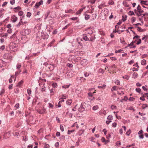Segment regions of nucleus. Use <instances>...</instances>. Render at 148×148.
Instances as JSON below:
<instances>
[{
    "label": "nucleus",
    "instance_id": "nucleus-35",
    "mask_svg": "<svg viewBox=\"0 0 148 148\" xmlns=\"http://www.w3.org/2000/svg\"><path fill=\"white\" fill-rule=\"evenodd\" d=\"M49 14V12H47L46 13L45 15V17L44 18L45 19H47V18L48 17Z\"/></svg>",
    "mask_w": 148,
    "mask_h": 148
},
{
    "label": "nucleus",
    "instance_id": "nucleus-12",
    "mask_svg": "<svg viewBox=\"0 0 148 148\" xmlns=\"http://www.w3.org/2000/svg\"><path fill=\"white\" fill-rule=\"evenodd\" d=\"M17 71L15 72V78L14 79V81H15L16 79V77L20 74L21 72V70H20L18 71Z\"/></svg>",
    "mask_w": 148,
    "mask_h": 148
},
{
    "label": "nucleus",
    "instance_id": "nucleus-34",
    "mask_svg": "<svg viewBox=\"0 0 148 148\" xmlns=\"http://www.w3.org/2000/svg\"><path fill=\"white\" fill-rule=\"evenodd\" d=\"M90 16L89 15L86 14L85 15V18L86 20H88L90 18Z\"/></svg>",
    "mask_w": 148,
    "mask_h": 148
},
{
    "label": "nucleus",
    "instance_id": "nucleus-1",
    "mask_svg": "<svg viewBox=\"0 0 148 148\" xmlns=\"http://www.w3.org/2000/svg\"><path fill=\"white\" fill-rule=\"evenodd\" d=\"M10 50L13 51H15L17 49V45L14 42L10 43L9 45Z\"/></svg>",
    "mask_w": 148,
    "mask_h": 148
},
{
    "label": "nucleus",
    "instance_id": "nucleus-52",
    "mask_svg": "<svg viewBox=\"0 0 148 148\" xmlns=\"http://www.w3.org/2000/svg\"><path fill=\"white\" fill-rule=\"evenodd\" d=\"M60 129L62 132H63L64 131V128L63 127V126L62 125H60Z\"/></svg>",
    "mask_w": 148,
    "mask_h": 148
},
{
    "label": "nucleus",
    "instance_id": "nucleus-17",
    "mask_svg": "<svg viewBox=\"0 0 148 148\" xmlns=\"http://www.w3.org/2000/svg\"><path fill=\"white\" fill-rule=\"evenodd\" d=\"M82 38L85 41L89 40L88 38L86 35H84L82 37Z\"/></svg>",
    "mask_w": 148,
    "mask_h": 148
},
{
    "label": "nucleus",
    "instance_id": "nucleus-49",
    "mask_svg": "<svg viewBox=\"0 0 148 148\" xmlns=\"http://www.w3.org/2000/svg\"><path fill=\"white\" fill-rule=\"evenodd\" d=\"M115 83L117 85H119L120 84V82L119 80L117 79L116 81L115 82Z\"/></svg>",
    "mask_w": 148,
    "mask_h": 148
},
{
    "label": "nucleus",
    "instance_id": "nucleus-3",
    "mask_svg": "<svg viewBox=\"0 0 148 148\" xmlns=\"http://www.w3.org/2000/svg\"><path fill=\"white\" fill-rule=\"evenodd\" d=\"M30 32V30L28 29H26L23 30L22 32V35H26L29 34Z\"/></svg>",
    "mask_w": 148,
    "mask_h": 148
},
{
    "label": "nucleus",
    "instance_id": "nucleus-62",
    "mask_svg": "<svg viewBox=\"0 0 148 148\" xmlns=\"http://www.w3.org/2000/svg\"><path fill=\"white\" fill-rule=\"evenodd\" d=\"M143 133V131L142 130H140L138 132V134L140 135L141 134H142Z\"/></svg>",
    "mask_w": 148,
    "mask_h": 148
},
{
    "label": "nucleus",
    "instance_id": "nucleus-50",
    "mask_svg": "<svg viewBox=\"0 0 148 148\" xmlns=\"http://www.w3.org/2000/svg\"><path fill=\"white\" fill-rule=\"evenodd\" d=\"M23 25V23L19 22L16 25V26L18 27L21 25Z\"/></svg>",
    "mask_w": 148,
    "mask_h": 148
},
{
    "label": "nucleus",
    "instance_id": "nucleus-13",
    "mask_svg": "<svg viewBox=\"0 0 148 148\" xmlns=\"http://www.w3.org/2000/svg\"><path fill=\"white\" fill-rule=\"evenodd\" d=\"M72 102V100L70 99L68 100L66 102V104L68 105H70Z\"/></svg>",
    "mask_w": 148,
    "mask_h": 148
},
{
    "label": "nucleus",
    "instance_id": "nucleus-51",
    "mask_svg": "<svg viewBox=\"0 0 148 148\" xmlns=\"http://www.w3.org/2000/svg\"><path fill=\"white\" fill-rule=\"evenodd\" d=\"M114 3V2L112 0H111V1H109V2L108 4L109 5H113Z\"/></svg>",
    "mask_w": 148,
    "mask_h": 148
},
{
    "label": "nucleus",
    "instance_id": "nucleus-56",
    "mask_svg": "<svg viewBox=\"0 0 148 148\" xmlns=\"http://www.w3.org/2000/svg\"><path fill=\"white\" fill-rule=\"evenodd\" d=\"M15 2V0H11L10 1V3L12 5H13L14 4Z\"/></svg>",
    "mask_w": 148,
    "mask_h": 148
},
{
    "label": "nucleus",
    "instance_id": "nucleus-39",
    "mask_svg": "<svg viewBox=\"0 0 148 148\" xmlns=\"http://www.w3.org/2000/svg\"><path fill=\"white\" fill-rule=\"evenodd\" d=\"M74 131V130H69L68 131L67 134H70L71 133H72Z\"/></svg>",
    "mask_w": 148,
    "mask_h": 148
},
{
    "label": "nucleus",
    "instance_id": "nucleus-18",
    "mask_svg": "<svg viewBox=\"0 0 148 148\" xmlns=\"http://www.w3.org/2000/svg\"><path fill=\"white\" fill-rule=\"evenodd\" d=\"M54 39H53L52 41H51L48 45V47H51L52 46L54 42L55 41Z\"/></svg>",
    "mask_w": 148,
    "mask_h": 148
},
{
    "label": "nucleus",
    "instance_id": "nucleus-32",
    "mask_svg": "<svg viewBox=\"0 0 148 148\" xmlns=\"http://www.w3.org/2000/svg\"><path fill=\"white\" fill-rule=\"evenodd\" d=\"M81 137L79 138L78 139V140H77V141L76 142V145H77V146L79 145V143L80 142V141L81 140Z\"/></svg>",
    "mask_w": 148,
    "mask_h": 148
},
{
    "label": "nucleus",
    "instance_id": "nucleus-44",
    "mask_svg": "<svg viewBox=\"0 0 148 148\" xmlns=\"http://www.w3.org/2000/svg\"><path fill=\"white\" fill-rule=\"evenodd\" d=\"M123 78L126 79L127 80H128L129 79V77L127 75H126L124 76H123Z\"/></svg>",
    "mask_w": 148,
    "mask_h": 148
},
{
    "label": "nucleus",
    "instance_id": "nucleus-43",
    "mask_svg": "<svg viewBox=\"0 0 148 148\" xmlns=\"http://www.w3.org/2000/svg\"><path fill=\"white\" fill-rule=\"evenodd\" d=\"M23 12L22 11H20L18 12V15L20 16H21L23 15Z\"/></svg>",
    "mask_w": 148,
    "mask_h": 148
},
{
    "label": "nucleus",
    "instance_id": "nucleus-61",
    "mask_svg": "<svg viewBox=\"0 0 148 148\" xmlns=\"http://www.w3.org/2000/svg\"><path fill=\"white\" fill-rule=\"evenodd\" d=\"M134 63V60H132L130 61L128 63L130 64H131Z\"/></svg>",
    "mask_w": 148,
    "mask_h": 148
},
{
    "label": "nucleus",
    "instance_id": "nucleus-27",
    "mask_svg": "<svg viewBox=\"0 0 148 148\" xmlns=\"http://www.w3.org/2000/svg\"><path fill=\"white\" fill-rule=\"evenodd\" d=\"M128 14L129 15L132 16L133 15H134V13L133 11L130 10V11L128 12Z\"/></svg>",
    "mask_w": 148,
    "mask_h": 148
},
{
    "label": "nucleus",
    "instance_id": "nucleus-33",
    "mask_svg": "<svg viewBox=\"0 0 148 148\" xmlns=\"http://www.w3.org/2000/svg\"><path fill=\"white\" fill-rule=\"evenodd\" d=\"M147 2L146 1H140V3L141 4H144L145 5H147V4L145 3Z\"/></svg>",
    "mask_w": 148,
    "mask_h": 148
},
{
    "label": "nucleus",
    "instance_id": "nucleus-63",
    "mask_svg": "<svg viewBox=\"0 0 148 148\" xmlns=\"http://www.w3.org/2000/svg\"><path fill=\"white\" fill-rule=\"evenodd\" d=\"M141 40L140 39H138V41H137V44L138 45H139L141 43Z\"/></svg>",
    "mask_w": 148,
    "mask_h": 148
},
{
    "label": "nucleus",
    "instance_id": "nucleus-24",
    "mask_svg": "<svg viewBox=\"0 0 148 148\" xmlns=\"http://www.w3.org/2000/svg\"><path fill=\"white\" fill-rule=\"evenodd\" d=\"M5 92V90L4 89H2L0 93V95L2 96L3 94H4Z\"/></svg>",
    "mask_w": 148,
    "mask_h": 148
},
{
    "label": "nucleus",
    "instance_id": "nucleus-41",
    "mask_svg": "<svg viewBox=\"0 0 148 148\" xmlns=\"http://www.w3.org/2000/svg\"><path fill=\"white\" fill-rule=\"evenodd\" d=\"M31 13L29 12H28L27 13V17H30V16H31Z\"/></svg>",
    "mask_w": 148,
    "mask_h": 148
},
{
    "label": "nucleus",
    "instance_id": "nucleus-22",
    "mask_svg": "<svg viewBox=\"0 0 148 148\" xmlns=\"http://www.w3.org/2000/svg\"><path fill=\"white\" fill-rule=\"evenodd\" d=\"M136 27L137 28V30L140 32H143L144 31L143 29H141V28L139 27L136 26Z\"/></svg>",
    "mask_w": 148,
    "mask_h": 148
},
{
    "label": "nucleus",
    "instance_id": "nucleus-40",
    "mask_svg": "<svg viewBox=\"0 0 148 148\" xmlns=\"http://www.w3.org/2000/svg\"><path fill=\"white\" fill-rule=\"evenodd\" d=\"M136 90L137 92H138V93H140V92L141 91V89L140 88H136Z\"/></svg>",
    "mask_w": 148,
    "mask_h": 148
},
{
    "label": "nucleus",
    "instance_id": "nucleus-6",
    "mask_svg": "<svg viewBox=\"0 0 148 148\" xmlns=\"http://www.w3.org/2000/svg\"><path fill=\"white\" fill-rule=\"evenodd\" d=\"M46 109H45L44 107H43V108L41 110L40 109H38L37 110V111L40 114H42L45 113L46 111Z\"/></svg>",
    "mask_w": 148,
    "mask_h": 148
},
{
    "label": "nucleus",
    "instance_id": "nucleus-29",
    "mask_svg": "<svg viewBox=\"0 0 148 148\" xmlns=\"http://www.w3.org/2000/svg\"><path fill=\"white\" fill-rule=\"evenodd\" d=\"M116 87H117L115 86H113L111 89V91H112L113 90H117V89L116 88Z\"/></svg>",
    "mask_w": 148,
    "mask_h": 148
},
{
    "label": "nucleus",
    "instance_id": "nucleus-36",
    "mask_svg": "<svg viewBox=\"0 0 148 148\" xmlns=\"http://www.w3.org/2000/svg\"><path fill=\"white\" fill-rule=\"evenodd\" d=\"M131 130L130 129L126 133V134L127 135L129 136L131 133Z\"/></svg>",
    "mask_w": 148,
    "mask_h": 148
},
{
    "label": "nucleus",
    "instance_id": "nucleus-28",
    "mask_svg": "<svg viewBox=\"0 0 148 148\" xmlns=\"http://www.w3.org/2000/svg\"><path fill=\"white\" fill-rule=\"evenodd\" d=\"M112 119L113 116L112 115H109L107 118V119L108 120H112Z\"/></svg>",
    "mask_w": 148,
    "mask_h": 148
},
{
    "label": "nucleus",
    "instance_id": "nucleus-15",
    "mask_svg": "<svg viewBox=\"0 0 148 148\" xmlns=\"http://www.w3.org/2000/svg\"><path fill=\"white\" fill-rule=\"evenodd\" d=\"M136 40H135L134 41H132L130 43V44H128L127 45V47H130V46H133L134 43H135L136 42Z\"/></svg>",
    "mask_w": 148,
    "mask_h": 148
},
{
    "label": "nucleus",
    "instance_id": "nucleus-38",
    "mask_svg": "<svg viewBox=\"0 0 148 148\" xmlns=\"http://www.w3.org/2000/svg\"><path fill=\"white\" fill-rule=\"evenodd\" d=\"M72 11V10L71 9H70L69 10H66L65 12L66 13H70Z\"/></svg>",
    "mask_w": 148,
    "mask_h": 148
},
{
    "label": "nucleus",
    "instance_id": "nucleus-42",
    "mask_svg": "<svg viewBox=\"0 0 148 148\" xmlns=\"http://www.w3.org/2000/svg\"><path fill=\"white\" fill-rule=\"evenodd\" d=\"M92 19H95L97 16V15L96 14H92Z\"/></svg>",
    "mask_w": 148,
    "mask_h": 148
},
{
    "label": "nucleus",
    "instance_id": "nucleus-57",
    "mask_svg": "<svg viewBox=\"0 0 148 148\" xmlns=\"http://www.w3.org/2000/svg\"><path fill=\"white\" fill-rule=\"evenodd\" d=\"M49 146L48 144H47L46 143H45V148H49Z\"/></svg>",
    "mask_w": 148,
    "mask_h": 148
},
{
    "label": "nucleus",
    "instance_id": "nucleus-46",
    "mask_svg": "<svg viewBox=\"0 0 148 148\" xmlns=\"http://www.w3.org/2000/svg\"><path fill=\"white\" fill-rule=\"evenodd\" d=\"M78 17H73L71 18H70L71 20H73V21H75L77 19Z\"/></svg>",
    "mask_w": 148,
    "mask_h": 148
},
{
    "label": "nucleus",
    "instance_id": "nucleus-9",
    "mask_svg": "<svg viewBox=\"0 0 148 148\" xmlns=\"http://www.w3.org/2000/svg\"><path fill=\"white\" fill-rule=\"evenodd\" d=\"M11 18L12 22L13 23L16 22L18 19L14 15Z\"/></svg>",
    "mask_w": 148,
    "mask_h": 148
},
{
    "label": "nucleus",
    "instance_id": "nucleus-11",
    "mask_svg": "<svg viewBox=\"0 0 148 148\" xmlns=\"http://www.w3.org/2000/svg\"><path fill=\"white\" fill-rule=\"evenodd\" d=\"M87 63V61L86 59H83L81 61V64L82 65H85Z\"/></svg>",
    "mask_w": 148,
    "mask_h": 148
},
{
    "label": "nucleus",
    "instance_id": "nucleus-58",
    "mask_svg": "<svg viewBox=\"0 0 148 148\" xmlns=\"http://www.w3.org/2000/svg\"><path fill=\"white\" fill-rule=\"evenodd\" d=\"M134 99V98L133 97H130L129 98V100L131 101H133Z\"/></svg>",
    "mask_w": 148,
    "mask_h": 148
},
{
    "label": "nucleus",
    "instance_id": "nucleus-10",
    "mask_svg": "<svg viewBox=\"0 0 148 148\" xmlns=\"http://www.w3.org/2000/svg\"><path fill=\"white\" fill-rule=\"evenodd\" d=\"M86 7L85 6L80 9L76 12V14H80L81 12L83 11V10Z\"/></svg>",
    "mask_w": 148,
    "mask_h": 148
},
{
    "label": "nucleus",
    "instance_id": "nucleus-16",
    "mask_svg": "<svg viewBox=\"0 0 148 148\" xmlns=\"http://www.w3.org/2000/svg\"><path fill=\"white\" fill-rule=\"evenodd\" d=\"M138 75V74L137 73L134 72L133 73L132 77L135 79L137 77Z\"/></svg>",
    "mask_w": 148,
    "mask_h": 148
},
{
    "label": "nucleus",
    "instance_id": "nucleus-21",
    "mask_svg": "<svg viewBox=\"0 0 148 148\" xmlns=\"http://www.w3.org/2000/svg\"><path fill=\"white\" fill-rule=\"evenodd\" d=\"M23 81L22 80H21L20 82L16 84V86H20L21 84H23Z\"/></svg>",
    "mask_w": 148,
    "mask_h": 148
},
{
    "label": "nucleus",
    "instance_id": "nucleus-2",
    "mask_svg": "<svg viewBox=\"0 0 148 148\" xmlns=\"http://www.w3.org/2000/svg\"><path fill=\"white\" fill-rule=\"evenodd\" d=\"M90 104L89 103L88 101H86L83 103H82L81 104L82 107L85 110V109H87V108L90 106Z\"/></svg>",
    "mask_w": 148,
    "mask_h": 148
},
{
    "label": "nucleus",
    "instance_id": "nucleus-19",
    "mask_svg": "<svg viewBox=\"0 0 148 148\" xmlns=\"http://www.w3.org/2000/svg\"><path fill=\"white\" fill-rule=\"evenodd\" d=\"M84 110V109L81 106V105L80 107L78 109V111L80 112H82Z\"/></svg>",
    "mask_w": 148,
    "mask_h": 148
},
{
    "label": "nucleus",
    "instance_id": "nucleus-23",
    "mask_svg": "<svg viewBox=\"0 0 148 148\" xmlns=\"http://www.w3.org/2000/svg\"><path fill=\"white\" fill-rule=\"evenodd\" d=\"M98 108H99V107L98 106H97V105L95 106H94L92 107V109L94 110H97Z\"/></svg>",
    "mask_w": 148,
    "mask_h": 148
},
{
    "label": "nucleus",
    "instance_id": "nucleus-20",
    "mask_svg": "<svg viewBox=\"0 0 148 148\" xmlns=\"http://www.w3.org/2000/svg\"><path fill=\"white\" fill-rule=\"evenodd\" d=\"M21 66V64H18L16 65V68L18 69V70L19 71L20 70V69Z\"/></svg>",
    "mask_w": 148,
    "mask_h": 148
},
{
    "label": "nucleus",
    "instance_id": "nucleus-48",
    "mask_svg": "<svg viewBox=\"0 0 148 148\" xmlns=\"http://www.w3.org/2000/svg\"><path fill=\"white\" fill-rule=\"evenodd\" d=\"M67 66L69 67L70 68H72L73 66V65L72 64H70V63H68L67 64Z\"/></svg>",
    "mask_w": 148,
    "mask_h": 148
},
{
    "label": "nucleus",
    "instance_id": "nucleus-64",
    "mask_svg": "<svg viewBox=\"0 0 148 148\" xmlns=\"http://www.w3.org/2000/svg\"><path fill=\"white\" fill-rule=\"evenodd\" d=\"M56 135L57 137L59 136L60 135V133L59 132H57L56 133Z\"/></svg>",
    "mask_w": 148,
    "mask_h": 148
},
{
    "label": "nucleus",
    "instance_id": "nucleus-59",
    "mask_svg": "<svg viewBox=\"0 0 148 148\" xmlns=\"http://www.w3.org/2000/svg\"><path fill=\"white\" fill-rule=\"evenodd\" d=\"M138 69H137V68H135V67H133L132 68V71H138Z\"/></svg>",
    "mask_w": 148,
    "mask_h": 148
},
{
    "label": "nucleus",
    "instance_id": "nucleus-30",
    "mask_svg": "<svg viewBox=\"0 0 148 148\" xmlns=\"http://www.w3.org/2000/svg\"><path fill=\"white\" fill-rule=\"evenodd\" d=\"M148 107V106L147 104H144L142 106V108L143 109H145L146 108H147Z\"/></svg>",
    "mask_w": 148,
    "mask_h": 148
},
{
    "label": "nucleus",
    "instance_id": "nucleus-54",
    "mask_svg": "<svg viewBox=\"0 0 148 148\" xmlns=\"http://www.w3.org/2000/svg\"><path fill=\"white\" fill-rule=\"evenodd\" d=\"M19 135V133L18 132H15L14 134V136H16V137L18 138V136Z\"/></svg>",
    "mask_w": 148,
    "mask_h": 148
},
{
    "label": "nucleus",
    "instance_id": "nucleus-60",
    "mask_svg": "<svg viewBox=\"0 0 148 148\" xmlns=\"http://www.w3.org/2000/svg\"><path fill=\"white\" fill-rule=\"evenodd\" d=\"M128 99V98L126 96H125L123 99H122V100H123L125 101H127Z\"/></svg>",
    "mask_w": 148,
    "mask_h": 148
},
{
    "label": "nucleus",
    "instance_id": "nucleus-4",
    "mask_svg": "<svg viewBox=\"0 0 148 148\" xmlns=\"http://www.w3.org/2000/svg\"><path fill=\"white\" fill-rule=\"evenodd\" d=\"M41 36L42 38L45 39L48 38L49 37V35L46 33H44L43 32H41Z\"/></svg>",
    "mask_w": 148,
    "mask_h": 148
},
{
    "label": "nucleus",
    "instance_id": "nucleus-8",
    "mask_svg": "<svg viewBox=\"0 0 148 148\" xmlns=\"http://www.w3.org/2000/svg\"><path fill=\"white\" fill-rule=\"evenodd\" d=\"M138 12L139 13H143L144 11H143L141 9V7L140 6V5H138V7L137 8Z\"/></svg>",
    "mask_w": 148,
    "mask_h": 148
},
{
    "label": "nucleus",
    "instance_id": "nucleus-5",
    "mask_svg": "<svg viewBox=\"0 0 148 148\" xmlns=\"http://www.w3.org/2000/svg\"><path fill=\"white\" fill-rule=\"evenodd\" d=\"M43 1L42 0H41L39 2H37L35 4L34 7L38 8V7L41 5H42L43 3Z\"/></svg>",
    "mask_w": 148,
    "mask_h": 148
},
{
    "label": "nucleus",
    "instance_id": "nucleus-14",
    "mask_svg": "<svg viewBox=\"0 0 148 148\" xmlns=\"http://www.w3.org/2000/svg\"><path fill=\"white\" fill-rule=\"evenodd\" d=\"M127 16L126 15L122 16V21L124 22L127 19Z\"/></svg>",
    "mask_w": 148,
    "mask_h": 148
},
{
    "label": "nucleus",
    "instance_id": "nucleus-7",
    "mask_svg": "<svg viewBox=\"0 0 148 148\" xmlns=\"http://www.w3.org/2000/svg\"><path fill=\"white\" fill-rule=\"evenodd\" d=\"M10 136V132H6L4 134L3 136L4 138L6 139Z\"/></svg>",
    "mask_w": 148,
    "mask_h": 148
},
{
    "label": "nucleus",
    "instance_id": "nucleus-53",
    "mask_svg": "<svg viewBox=\"0 0 148 148\" xmlns=\"http://www.w3.org/2000/svg\"><path fill=\"white\" fill-rule=\"evenodd\" d=\"M55 146L56 147L58 148L59 146V143L58 142H57L55 145Z\"/></svg>",
    "mask_w": 148,
    "mask_h": 148
},
{
    "label": "nucleus",
    "instance_id": "nucleus-47",
    "mask_svg": "<svg viewBox=\"0 0 148 148\" xmlns=\"http://www.w3.org/2000/svg\"><path fill=\"white\" fill-rule=\"evenodd\" d=\"M117 123H116L114 122L112 124V127H116L117 125Z\"/></svg>",
    "mask_w": 148,
    "mask_h": 148
},
{
    "label": "nucleus",
    "instance_id": "nucleus-37",
    "mask_svg": "<svg viewBox=\"0 0 148 148\" xmlns=\"http://www.w3.org/2000/svg\"><path fill=\"white\" fill-rule=\"evenodd\" d=\"M84 75L86 77H87L89 75V73H87L86 72H84Z\"/></svg>",
    "mask_w": 148,
    "mask_h": 148
},
{
    "label": "nucleus",
    "instance_id": "nucleus-55",
    "mask_svg": "<svg viewBox=\"0 0 148 148\" xmlns=\"http://www.w3.org/2000/svg\"><path fill=\"white\" fill-rule=\"evenodd\" d=\"M122 51H123L122 50L120 49H119L118 50H116L115 51V53H120Z\"/></svg>",
    "mask_w": 148,
    "mask_h": 148
},
{
    "label": "nucleus",
    "instance_id": "nucleus-45",
    "mask_svg": "<svg viewBox=\"0 0 148 148\" xmlns=\"http://www.w3.org/2000/svg\"><path fill=\"white\" fill-rule=\"evenodd\" d=\"M136 18L135 17H133L132 18L131 21L132 23L136 21Z\"/></svg>",
    "mask_w": 148,
    "mask_h": 148
},
{
    "label": "nucleus",
    "instance_id": "nucleus-26",
    "mask_svg": "<svg viewBox=\"0 0 148 148\" xmlns=\"http://www.w3.org/2000/svg\"><path fill=\"white\" fill-rule=\"evenodd\" d=\"M98 72L100 73H103L104 72V71L102 69H100L99 70Z\"/></svg>",
    "mask_w": 148,
    "mask_h": 148
},
{
    "label": "nucleus",
    "instance_id": "nucleus-25",
    "mask_svg": "<svg viewBox=\"0 0 148 148\" xmlns=\"http://www.w3.org/2000/svg\"><path fill=\"white\" fill-rule=\"evenodd\" d=\"M146 61L145 60H143L141 61V63L142 65H144L146 64Z\"/></svg>",
    "mask_w": 148,
    "mask_h": 148
},
{
    "label": "nucleus",
    "instance_id": "nucleus-31",
    "mask_svg": "<svg viewBox=\"0 0 148 148\" xmlns=\"http://www.w3.org/2000/svg\"><path fill=\"white\" fill-rule=\"evenodd\" d=\"M27 93L28 95H30V94L31 93L32 91L30 89L28 88L27 89Z\"/></svg>",
    "mask_w": 148,
    "mask_h": 148
}]
</instances>
